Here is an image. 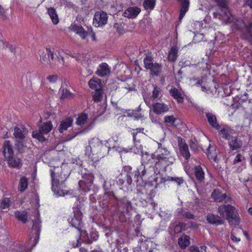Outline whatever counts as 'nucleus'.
<instances>
[{"instance_id": "4d7b16f0", "label": "nucleus", "mask_w": 252, "mask_h": 252, "mask_svg": "<svg viewBox=\"0 0 252 252\" xmlns=\"http://www.w3.org/2000/svg\"><path fill=\"white\" fill-rule=\"evenodd\" d=\"M90 240L91 241V244L94 241H96L98 238L99 235L98 232L94 229L93 228H92L90 231Z\"/></svg>"}, {"instance_id": "69168bd1", "label": "nucleus", "mask_w": 252, "mask_h": 252, "mask_svg": "<svg viewBox=\"0 0 252 252\" xmlns=\"http://www.w3.org/2000/svg\"><path fill=\"white\" fill-rule=\"evenodd\" d=\"M132 152L135 154L143 155V146L142 145H140L139 147H134V148H132Z\"/></svg>"}, {"instance_id": "b1692460", "label": "nucleus", "mask_w": 252, "mask_h": 252, "mask_svg": "<svg viewBox=\"0 0 252 252\" xmlns=\"http://www.w3.org/2000/svg\"><path fill=\"white\" fill-rule=\"evenodd\" d=\"M111 69L108 65L105 63H103L98 66L96 74L99 76L104 77L109 75Z\"/></svg>"}, {"instance_id": "cd10ccee", "label": "nucleus", "mask_w": 252, "mask_h": 252, "mask_svg": "<svg viewBox=\"0 0 252 252\" xmlns=\"http://www.w3.org/2000/svg\"><path fill=\"white\" fill-rule=\"evenodd\" d=\"M94 125V122H92L91 124H89L87 127L83 128V129H78L77 130L75 129L70 132L69 134L68 135V138L69 140H71L74 138L77 135H79L82 133H84L85 132L89 131L93 127V125Z\"/></svg>"}, {"instance_id": "dca6fc26", "label": "nucleus", "mask_w": 252, "mask_h": 252, "mask_svg": "<svg viewBox=\"0 0 252 252\" xmlns=\"http://www.w3.org/2000/svg\"><path fill=\"white\" fill-rule=\"evenodd\" d=\"M211 197L215 202H222L224 201L225 203L229 202L231 198L228 196L226 193H222L219 189H214L211 194Z\"/></svg>"}, {"instance_id": "864d4df0", "label": "nucleus", "mask_w": 252, "mask_h": 252, "mask_svg": "<svg viewBox=\"0 0 252 252\" xmlns=\"http://www.w3.org/2000/svg\"><path fill=\"white\" fill-rule=\"evenodd\" d=\"M183 218L188 220H194L195 216L193 214H191L189 211H185L184 209H182L179 212Z\"/></svg>"}, {"instance_id": "c9c22d12", "label": "nucleus", "mask_w": 252, "mask_h": 252, "mask_svg": "<svg viewBox=\"0 0 252 252\" xmlns=\"http://www.w3.org/2000/svg\"><path fill=\"white\" fill-rule=\"evenodd\" d=\"M14 147L17 151V154H22L25 152V148H27L26 143L27 140L14 141Z\"/></svg>"}, {"instance_id": "4c0bfd02", "label": "nucleus", "mask_w": 252, "mask_h": 252, "mask_svg": "<svg viewBox=\"0 0 252 252\" xmlns=\"http://www.w3.org/2000/svg\"><path fill=\"white\" fill-rule=\"evenodd\" d=\"M28 186V179L25 176H22L19 181L18 190L21 192H24Z\"/></svg>"}, {"instance_id": "37998d69", "label": "nucleus", "mask_w": 252, "mask_h": 252, "mask_svg": "<svg viewBox=\"0 0 252 252\" xmlns=\"http://www.w3.org/2000/svg\"><path fill=\"white\" fill-rule=\"evenodd\" d=\"M184 239L180 238L178 242L179 245L182 249H186L190 244L189 237L186 234H184Z\"/></svg>"}, {"instance_id": "5fc2aeb1", "label": "nucleus", "mask_w": 252, "mask_h": 252, "mask_svg": "<svg viewBox=\"0 0 252 252\" xmlns=\"http://www.w3.org/2000/svg\"><path fill=\"white\" fill-rule=\"evenodd\" d=\"M154 186L153 181H147L146 182L145 180L143 181H140L138 183L137 186H140L141 187H144V188L147 190L149 188H152Z\"/></svg>"}, {"instance_id": "58836bf2", "label": "nucleus", "mask_w": 252, "mask_h": 252, "mask_svg": "<svg viewBox=\"0 0 252 252\" xmlns=\"http://www.w3.org/2000/svg\"><path fill=\"white\" fill-rule=\"evenodd\" d=\"M52 124L51 121L44 123L39 127L38 130L46 134L48 133L52 129Z\"/></svg>"}, {"instance_id": "9b49d317", "label": "nucleus", "mask_w": 252, "mask_h": 252, "mask_svg": "<svg viewBox=\"0 0 252 252\" xmlns=\"http://www.w3.org/2000/svg\"><path fill=\"white\" fill-rule=\"evenodd\" d=\"M28 133V130L24 126H14L13 133L14 141L26 140V136Z\"/></svg>"}, {"instance_id": "a878e982", "label": "nucleus", "mask_w": 252, "mask_h": 252, "mask_svg": "<svg viewBox=\"0 0 252 252\" xmlns=\"http://www.w3.org/2000/svg\"><path fill=\"white\" fill-rule=\"evenodd\" d=\"M159 183H165L166 182H172L176 184L178 186H180L184 183V180L183 177H160L159 178Z\"/></svg>"}, {"instance_id": "f8f14e48", "label": "nucleus", "mask_w": 252, "mask_h": 252, "mask_svg": "<svg viewBox=\"0 0 252 252\" xmlns=\"http://www.w3.org/2000/svg\"><path fill=\"white\" fill-rule=\"evenodd\" d=\"M178 119L174 115L165 116L164 117L163 123L166 129L171 132L170 127L177 128L180 125V122H178Z\"/></svg>"}, {"instance_id": "603ef678", "label": "nucleus", "mask_w": 252, "mask_h": 252, "mask_svg": "<svg viewBox=\"0 0 252 252\" xmlns=\"http://www.w3.org/2000/svg\"><path fill=\"white\" fill-rule=\"evenodd\" d=\"M74 96V94L71 93L68 89H63L61 97V99H71Z\"/></svg>"}, {"instance_id": "f257e3e1", "label": "nucleus", "mask_w": 252, "mask_h": 252, "mask_svg": "<svg viewBox=\"0 0 252 252\" xmlns=\"http://www.w3.org/2000/svg\"><path fill=\"white\" fill-rule=\"evenodd\" d=\"M106 208H110L114 211L120 214V219L122 221L126 220L124 219L125 214H128L133 209L132 203L126 196L121 197L119 194L116 195V198H113L109 202Z\"/></svg>"}, {"instance_id": "e433bc0d", "label": "nucleus", "mask_w": 252, "mask_h": 252, "mask_svg": "<svg viewBox=\"0 0 252 252\" xmlns=\"http://www.w3.org/2000/svg\"><path fill=\"white\" fill-rule=\"evenodd\" d=\"M154 59L153 58V55L151 52H148L146 54V57L144 59V67L146 69H150L151 66L154 65V63H153Z\"/></svg>"}, {"instance_id": "9d476101", "label": "nucleus", "mask_w": 252, "mask_h": 252, "mask_svg": "<svg viewBox=\"0 0 252 252\" xmlns=\"http://www.w3.org/2000/svg\"><path fill=\"white\" fill-rule=\"evenodd\" d=\"M108 20L107 14L102 10L96 11L94 15L93 25L96 27L103 26L106 24Z\"/></svg>"}, {"instance_id": "2eb2a0df", "label": "nucleus", "mask_w": 252, "mask_h": 252, "mask_svg": "<svg viewBox=\"0 0 252 252\" xmlns=\"http://www.w3.org/2000/svg\"><path fill=\"white\" fill-rule=\"evenodd\" d=\"M142 165L139 166L136 170H132L129 174H126V184L128 186L131 185L132 182V178L133 177L134 181L136 182L137 185L140 182L139 174L141 169H142Z\"/></svg>"}, {"instance_id": "4be33fe9", "label": "nucleus", "mask_w": 252, "mask_h": 252, "mask_svg": "<svg viewBox=\"0 0 252 252\" xmlns=\"http://www.w3.org/2000/svg\"><path fill=\"white\" fill-rule=\"evenodd\" d=\"M2 154L5 158L14 155L13 145L10 140H5L2 145Z\"/></svg>"}, {"instance_id": "c756f323", "label": "nucleus", "mask_w": 252, "mask_h": 252, "mask_svg": "<svg viewBox=\"0 0 252 252\" xmlns=\"http://www.w3.org/2000/svg\"><path fill=\"white\" fill-rule=\"evenodd\" d=\"M73 121V118L71 117H67L64 120L61 121L59 126V131L61 133H63L64 130H66L69 127L72 126Z\"/></svg>"}, {"instance_id": "bb28decb", "label": "nucleus", "mask_w": 252, "mask_h": 252, "mask_svg": "<svg viewBox=\"0 0 252 252\" xmlns=\"http://www.w3.org/2000/svg\"><path fill=\"white\" fill-rule=\"evenodd\" d=\"M140 11V8L137 7H129L125 10L123 15L128 18H134L138 15Z\"/></svg>"}, {"instance_id": "6e6552de", "label": "nucleus", "mask_w": 252, "mask_h": 252, "mask_svg": "<svg viewBox=\"0 0 252 252\" xmlns=\"http://www.w3.org/2000/svg\"><path fill=\"white\" fill-rule=\"evenodd\" d=\"M81 204L80 202H79L76 206L73 207L72 208L73 215L70 216L67 219V221L70 225L75 228L82 227L83 225V213L81 211Z\"/></svg>"}, {"instance_id": "f03ea898", "label": "nucleus", "mask_w": 252, "mask_h": 252, "mask_svg": "<svg viewBox=\"0 0 252 252\" xmlns=\"http://www.w3.org/2000/svg\"><path fill=\"white\" fill-rule=\"evenodd\" d=\"M218 212L220 217L227 220L229 223H232L236 225L239 224L240 219L237 210L236 208L230 204H223L218 208Z\"/></svg>"}, {"instance_id": "2f4dec72", "label": "nucleus", "mask_w": 252, "mask_h": 252, "mask_svg": "<svg viewBox=\"0 0 252 252\" xmlns=\"http://www.w3.org/2000/svg\"><path fill=\"white\" fill-rule=\"evenodd\" d=\"M162 65L160 63H155L154 65L151 66L150 69V74L152 76H158L162 71Z\"/></svg>"}, {"instance_id": "aec40b11", "label": "nucleus", "mask_w": 252, "mask_h": 252, "mask_svg": "<svg viewBox=\"0 0 252 252\" xmlns=\"http://www.w3.org/2000/svg\"><path fill=\"white\" fill-rule=\"evenodd\" d=\"M205 114L207 122L212 128L219 130L221 127V125L218 122L216 115L210 112H207Z\"/></svg>"}, {"instance_id": "6ab92c4d", "label": "nucleus", "mask_w": 252, "mask_h": 252, "mask_svg": "<svg viewBox=\"0 0 252 252\" xmlns=\"http://www.w3.org/2000/svg\"><path fill=\"white\" fill-rule=\"evenodd\" d=\"M152 110L157 115H160L169 111L167 105L159 102H154L152 105Z\"/></svg>"}, {"instance_id": "338daca9", "label": "nucleus", "mask_w": 252, "mask_h": 252, "mask_svg": "<svg viewBox=\"0 0 252 252\" xmlns=\"http://www.w3.org/2000/svg\"><path fill=\"white\" fill-rule=\"evenodd\" d=\"M147 173L146 170L145 169V167L142 165V169H141V171H140L139 174V180L140 181H144V177L146 175Z\"/></svg>"}, {"instance_id": "bf43d9fd", "label": "nucleus", "mask_w": 252, "mask_h": 252, "mask_svg": "<svg viewBox=\"0 0 252 252\" xmlns=\"http://www.w3.org/2000/svg\"><path fill=\"white\" fill-rule=\"evenodd\" d=\"M10 206V200L8 198H4L1 202L0 204V209L4 210L7 209Z\"/></svg>"}, {"instance_id": "ea45409f", "label": "nucleus", "mask_w": 252, "mask_h": 252, "mask_svg": "<svg viewBox=\"0 0 252 252\" xmlns=\"http://www.w3.org/2000/svg\"><path fill=\"white\" fill-rule=\"evenodd\" d=\"M169 152L165 151V154H161L158 155L156 157V159L158 161L156 162V165L159 166L163 162H165V164H166V162L168 160V158L165 157V156L169 154Z\"/></svg>"}, {"instance_id": "de8ad7c7", "label": "nucleus", "mask_w": 252, "mask_h": 252, "mask_svg": "<svg viewBox=\"0 0 252 252\" xmlns=\"http://www.w3.org/2000/svg\"><path fill=\"white\" fill-rule=\"evenodd\" d=\"M88 119V115L86 113H82L77 118L76 124L79 126L85 124Z\"/></svg>"}, {"instance_id": "8fccbe9b", "label": "nucleus", "mask_w": 252, "mask_h": 252, "mask_svg": "<svg viewBox=\"0 0 252 252\" xmlns=\"http://www.w3.org/2000/svg\"><path fill=\"white\" fill-rule=\"evenodd\" d=\"M126 245H128L126 243L125 240L122 238H120L116 240L115 248L119 249V250L121 251H123V248H124Z\"/></svg>"}, {"instance_id": "423d86ee", "label": "nucleus", "mask_w": 252, "mask_h": 252, "mask_svg": "<svg viewBox=\"0 0 252 252\" xmlns=\"http://www.w3.org/2000/svg\"><path fill=\"white\" fill-rule=\"evenodd\" d=\"M34 212L35 219L32 220L33 225L29 238V243L32 244V247H34L38 243L41 231V221L40 219L39 212L36 210H34Z\"/></svg>"}, {"instance_id": "7ed1b4c3", "label": "nucleus", "mask_w": 252, "mask_h": 252, "mask_svg": "<svg viewBox=\"0 0 252 252\" xmlns=\"http://www.w3.org/2000/svg\"><path fill=\"white\" fill-rule=\"evenodd\" d=\"M63 169L62 167H54L53 169H50L51 177L52 179V190L57 196H64L65 195L69 194L72 196H75L73 190L70 189L68 190H64L59 188V179L61 172Z\"/></svg>"}, {"instance_id": "09e8293b", "label": "nucleus", "mask_w": 252, "mask_h": 252, "mask_svg": "<svg viewBox=\"0 0 252 252\" xmlns=\"http://www.w3.org/2000/svg\"><path fill=\"white\" fill-rule=\"evenodd\" d=\"M143 6L146 10H152L156 5V0H144Z\"/></svg>"}, {"instance_id": "680f3d73", "label": "nucleus", "mask_w": 252, "mask_h": 252, "mask_svg": "<svg viewBox=\"0 0 252 252\" xmlns=\"http://www.w3.org/2000/svg\"><path fill=\"white\" fill-rule=\"evenodd\" d=\"M154 87L152 97L155 99L159 96V94L161 93V89L156 85H154Z\"/></svg>"}, {"instance_id": "1a4fd4ad", "label": "nucleus", "mask_w": 252, "mask_h": 252, "mask_svg": "<svg viewBox=\"0 0 252 252\" xmlns=\"http://www.w3.org/2000/svg\"><path fill=\"white\" fill-rule=\"evenodd\" d=\"M82 180L78 182L80 190L86 192L90 190L94 180V174L90 171L85 169V172L82 173Z\"/></svg>"}, {"instance_id": "052dcab7", "label": "nucleus", "mask_w": 252, "mask_h": 252, "mask_svg": "<svg viewBox=\"0 0 252 252\" xmlns=\"http://www.w3.org/2000/svg\"><path fill=\"white\" fill-rule=\"evenodd\" d=\"M159 178L158 177L155 178L154 179V181L156 182V185L155 186V188L154 189H152L151 190H150V192L149 193V195L150 197V198H152L155 196V193L156 192L155 189L157 188V186L159 183Z\"/></svg>"}, {"instance_id": "a18cd8bd", "label": "nucleus", "mask_w": 252, "mask_h": 252, "mask_svg": "<svg viewBox=\"0 0 252 252\" xmlns=\"http://www.w3.org/2000/svg\"><path fill=\"white\" fill-rule=\"evenodd\" d=\"M103 97V88H98L95 91V94L93 96V99L94 102H98L102 100Z\"/></svg>"}, {"instance_id": "20e7f679", "label": "nucleus", "mask_w": 252, "mask_h": 252, "mask_svg": "<svg viewBox=\"0 0 252 252\" xmlns=\"http://www.w3.org/2000/svg\"><path fill=\"white\" fill-rule=\"evenodd\" d=\"M63 169L62 167H54L53 169H50L51 177L52 179V190L57 196H64L65 195L69 194L72 196H75L73 190L70 189L68 190H64L59 188V179L61 172Z\"/></svg>"}, {"instance_id": "72a5a7b5", "label": "nucleus", "mask_w": 252, "mask_h": 252, "mask_svg": "<svg viewBox=\"0 0 252 252\" xmlns=\"http://www.w3.org/2000/svg\"><path fill=\"white\" fill-rule=\"evenodd\" d=\"M90 88L96 91L98 88H103L101 80L97 78L93 77L88 83Z\"/></svg>"}, {"instance_id": "e2e57ef3", "label": "nucleus", "mask_w": 252, "mask_h": 252, "mask_svg": "<svg viewBox=\"0 0 252 252\" xmlns=\"http://www.w3.org/2000/svg\"><path fill=\"white\" fill-rule=\"evenodd\" d=\"M114 28L116 29V32L120 34H122L125 32L124 28L122 26L121 24L116 23L114 25Z\"/></svg>"}, {"instance_id": "79ce46f5", "label": "nucleus", "mask_w": 252, "mask_h": 252, "mask_svg": "<svg viewBox=\"0 0 252 252\" xmlns=\"http://www.w3.org/2000/svg\"><path fill=\"white\" fill-rule=\"evenodd\" d=\"M181 155L186 159L188 160L190 157V154L189 150V147L187 144L180 146L179 148Z\"/></svg>"}, {"instance_id": "0e129e2a", "label": "nucleus", "mask_w": 252, "mask_h": 252, "mask_svg": "<svg viewBox=\"0 0 252 252\" xmlns=\"http://www.w3.org/2000/svg\"><path fill=\"white\" fill-rule=\"evenodd\" d=\"M189 145L191 150L196 152L199 151V147L197 144L193 140H190L189 143Z\"/></svg>"}, {"instance_id": "ddd939ff", "label": "nucleus", "mask_w": 252, "mask_h": 252, "mask_svg": "<svg viewBox=\"0 0 252 252\" xmlns=\"http://www.w3.org/2000/svg\"><path fill=\"white\" fill-rule=\"evenodd\" d=\"M234 133H235V130L226 125L221 124V127L219 130V134L221 135L222 138L228 140H230L233 138L231 135Z\"/></svg>"}, {"instance_id": "f3484780", "label": "nucleus", "mask_w": 252, "mask_h": 252, "mask_svg": "<svg viewBox=\"0 0 252 252\" xmlns=\"http://www.w3.org/2000/svg\"><path fill=\"white\" fill-rule=\"evenodd\" d=\"M233 164L237 167V172H241L246 168V159L240 154H238L233 160Z\"/></svg>"}, {"instance_id": "49530a36", "label": "nucleus", "mask_w": 252, "mask_h": 252, "mask_svg": "<svg viewBox=\"0 0 252 252\" xmlns=\"http://www.w3.org/2000/svg\"><path fill=\"white\" fill-rule=\"evenodd\" d=\"M44 133L39 130H35L32 132L33 138L37 139L39 141L43 142L46 141V138L44 136Z\"/></svg>"}, {"instance_id": "412c9836", "label": "nucleus", "mask_w": 252, "mask_h": 252, "mask_svg": "<svg viewBox=\"0 0 252 252\" xmlns=\"http://www.w3.org/2000/svg\"><path fill=\"white\" fill-rule=\"evenodd\" d=\"M221 217L218 215H214L213 214H208L206 217V220L207 222L213 225L216 226L223 224L224 220L221 218Z\"/></svg>"}, {"instance_id": "6e6d98bb", "label": "nucleus", "mask_w": 252, "mask_h": 252, "mask_svg": "<svg viewBox=\"0 0 252 252\" xmlns=\"http://www.w3.org/2000/svg\"><path fill=\"white\" fill-rule=\"evenodd\" d=\"M83 39H85L88 35V32L85 31L82 26H79L76 32Z\"/></svg>"}, {"instance_id": "13d9d810", "label": "nucleus", "mask_w": 252, "mask_h": 252, "mask_svg": "<svg viewBox=\"0 0 252 252\" xmlns=\"http://www.w3.org/2000/svg\"><path fill=\"white\" fill-rule=\"evenodd\" d=\"M116 230V229L115 227L112 226H104L103 227V231L105 233V235L107 237H110L112 233L114 232Z\"/></svg>"}, {"instance_id": "39448f33", "label": "nucleus", "mask_w": 252, "mask_h": 252, "mask_svg": "<svg viewBox=\"0 0 252 252\" xmlns=\"http://www.w3.org/2000/svg\"><path fill=\"white\" fill-rule=\"evenodd\" d=\"M114 184H112L111 180H104L103 184L104 193L99 198V203L102 208L108 206L109 202L113 198H116L118 193L114 190Z\"/></svg>"}, {"instance_id": "a19ab883", "label": "nucleus", "mask_w": 252, "mask_h": 252, "mask_svg": "<svg viewBox=\"0 0 252 252\" xmlns=\"http://www.w3.org/2000/svg\"><path fill=\"white\" fill-rule=\"evenodd\" d=\"M178 51V49L177 47H172L168 55V60L171 62H175L177 58Z\"/></svg>"}, {"instance_id": "a211bd4d", "label": "nucleus", "mask_w": 252, "mask_h": 252, "mask_svg": "<svg viewBox=\"0 0 252 252\" xmlns=\"http://www.w3.org/2000/svg\"><path fill=\"white\" fill-rule=\"evenodd\" d=\"M7 160L9 167L16 169H20L23 165L21 158H18L14 155L11 156H7L5 158Z\"/></svg>"}, {"instance_id": "c85d7f7f", "label": "nucleus", "mask_w": 252, "mask_h": 252, "mask_svg": "<svg viewBox=\"0 0 252 252\" xmlns=\"http://www.w3.org/2000/svg\"><path fill=\"white\" fill-rule=\"evenodd\" d=\"M47 13L49 15L54 25H57L59 23V18L56 9L53 7L47 8Z\"/></svg>"}, {"instance_id": "393cba45", "label": "nucleus", "mask_w": 252, "mask_h": 252, "mask_svg": "<svg viewBox=\"0 0 252 252\" xmlns=\"http://www.w3.org/2000/svg\"><path fill=\"white\" fill-rule=\"evenodd\" d=\"M236 29L240 31L247 37H252V23L246 25L244 23L242 26L237 25Z\"/></svg>"}, {"instance_id": "774afa93", "label": "nucleus", "mask_w": 252, "mask_h": 252, "mask_svg": "<svg viewBox=\"0 0 252 252\" xmlns=\"http://www.w3.org/2000/svg\"><path fill=\"white\" fill-rule=\"evenodd\" d=\"M58 79V76L56 74L49 75L47 77V79L52 83H56Z\"/></svg>"}, {"instance_id": "7c9ffc66", "label": "nucleus", "mask_w": 252, "mask_h": 252, "mask_svg": "<svg viewBox=\"0 0 252 252\" xmlns=\"http://www.w3.org/2000/svg\"><path fill=\"white\" fill-rule=\"evenodd\" d=\"M170 94L176 100L178 103H183L184 102V97L180 91L176 88H171L169 90Z\"/></svg>"}, {"instance_id": "5701e85b", "label": "nucleus", "mask_w": 252, "mask_h": 252, "mask_svg": "<svg viewBox=\"0 0 252 252\" xmlns=\"http://www.w3.org/2000/svg\"><path fill=\"white\" fill-rule=\"evenodd\" d=\"M194 177L199 184H203L205 181V173L200 165H196L193 169Z\"/></svg>"}, {"instance_id": "0eeeda50", "label": "nucleus", "mask_w": 252, "mask_h": 252, "mask_svg": "<svg viewBox=\"0 0 252 252\" xmlns=\"http://www.w3.org/2000/svg\"><path fill=\"white\" fill-rule=\"evenodd\" d=\"M233 103L230 107L235 110L240 108H242L244 111L252 108V99L248 98V94L247 93L237 95L233 98Z\"/></svg>"}, {"instance_id": "c03bdc74", "label": "nucleus", "mask_w": 252, "mask_h": 252, "mask_svg": "<svg viewBox=\"0 0 252 252\" xmlns=\"http://www.w3.org/2000/svg\"><path fill=\"white\" fill-rule=\"evenodd\" d=\"M180 3V11L186 13L189 9V0H177Z\"/></svg>"}, {"instance_id": "f704fd0d", "label": "nucleus", "mask_w": 252, "mask_h": 252, "mask_svg": "<svg viewBox=\"0 0 252 252\" xmlns=\"http://www.w3.org/2000/svg\"><path fill=\"white\" fill-rule=\"evenodd\" d=\"M15 218L23 223L28 221V212L26 211H16L14 213Z\"/></svg>"}, {"instance_id": "473e14b6", "label": "nucleus", "mask_w": 252, "mask_h": 252, "mask_svg": "<svg viewBox=\"0 0 252 252\" xmlns=\"http://www.w3.org/2000/svg\"><path fill=\"white\" fill-rule=\"evenodd\" d=\"M229 142L228 145L230 149L235 150L239 149L242 145V141L237 137H233Z\"/></svg>"}, {"instance_id": "3c124183", "label": "nucleus", "mask_w": 252, "mask_h": 252, "mask_svg": "<svg viewBox=\"0 0 252 252\" xmlns=\"http://www.w3.org/2000/svg\"><path fill=\"white\" fill-rule=\"evenodd\" d=\"M85 155L87 156L89 158L91 159L92 161L96 162L98 161V159L93 157L94 154H92V149L90 145L87 146L85 148Z\"/></svg>"}, {"instance_id": "4468645a", "label": "nucleus", "mask_w": 252, "mask_h": 252, "mask_svg": "<svg viewBox=\"0 0 252 252\" xmlns=\"http://www.w3.org/2000/svg\"><path fill=\"white\" fill-rule=\"evenodd\" d=\"M79 231V236L77 239L76 243H73L72 246L74 248L78 247V245L81 244V242L87 244H91V241L88 239V233L85 230H83L81 228V227L76 228Z\"/></svg>"}]
</instances>
